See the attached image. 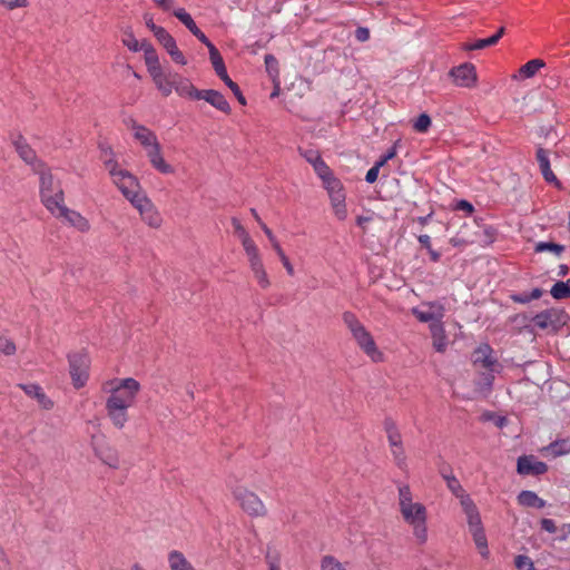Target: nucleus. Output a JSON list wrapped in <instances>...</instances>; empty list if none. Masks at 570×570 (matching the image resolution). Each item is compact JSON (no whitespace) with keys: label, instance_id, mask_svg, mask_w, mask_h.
I'll return each instance as SVG.
<instances>
[{"label":"nucleus","instance_id":"1","mask_svg":"<svg viewBox=\"0 0 570 570\" xmlns=\"http://www.w3.org/2000/svg\"><path fill=\"white\" fill-rule=\"evenodd\" d=\"M102 389L109 393L105 406L107 416L116 429L121 430L129 420L128 409L136 403L140 384L132 377L115 379L106 382Z\"/></svg>","mask_w":570,"mask_h":570},{"label":"nucleus","instance_id":"15","mask_svg":"<svg viewBox=\"0 0 570 570\" xmlns=\"http://www.w3.org/2000/svg\"><path fill=\"white\" fill-rule=\"evenodd\" d=\"M156 88L164 96L168 97L174 90L175 73L166 72L164 68H159L149 73Z\"/></svg>","mask_w":570,"mask_h":570},{"label":"nucleus","instance_id":"49","mask_svg":"<svg viewBox=\"0 0 570 570\" xmlns=\"http://www.w3.org/2000/svg\"><path fill=\"white\" fill-rule=\"evenodd\" d=\"M318 178L323 181L327 180L334 176L332 169L326 165V163L322 159L313 167Z\"/></svg>","mask_w":570,"mask_h":570},{"label":"nucleus","instance_id":"22","mask_svg":"<svg viewBox=\"0 0 570 570\" xmlns=\"http://www.w3.org/2000/svg\"><path fill=\"white\" fill-rule=\"evenodd\" d=\"M199 100H205L208 104H210L214 108L217 110L224 112V114H230V106L228 101L225 99V97L217 90L208 89V90H202V95L199 97Z\"/></svg>","mask_w":570,"mask_h":570},{"label":"nucleus","instance_id":"52","mask_svg":"<svg viewBox=\"0 0 570 570\" xmlns=\"http://www.w3.org/2000/svg\"><path fill=\"white\" fill-rule=\"evenodd\" d=\"M225 85L233 91V94L236 96L237 100L239 101V104L242 105H246V99L245 97L243 96L238 85L236 82H234L229 76H227L226 78L222 79Z\"/></svg>","mask_w":570,"mask_h":570},{"label":"nucleus","instance_id":"33","mask_svg":"<svg viewBox=\"0 0 570 570\" xmlns=\"http://www.w3.org/2000/svg\"><path fill=\"white\" fill-rule=\"evenodd\" d=\"M518 502L523 507H531L542 509L546 507V501L537 495L533 491H521L518 495Z\"/></svg>","mask_w":570,"mask_h":570},{"label":"nucleus","instance_id":"26","mask_svg":"<svg viewBox=\"0 0 570 570\" xmlns=\"http://www.w3.org/2000/svg\"><path fill=\"white\" fill-rule=\"evenodd\" d=\"M328 198L334 216L341 222L345 220L348 215L346 206V193L344 191L331 195Z\"/></svg>","mask_w":570,"mask_h":570},{"label":"nucleus","instance_id":"2","mask_svg":"<svg viewBox=\"0 0 570 570\" xmlns=\"http://www.w3.org/2000/svg\"><path fill=\"white\" fill-rule=\"evenodd\" d=\"M397 507L402 520L407 524L417 544H425L429 539L428 518L425 504L414 499L410 485L401 484L397 488Z\"/></svg>","mask_w":570,"mask_h":570},{"label":"nucleus","instance_id":"35","mask_svg":"<svg viewBox=\"0 0 570 570\" xmlns=\"http://www.w3.org/2000/svg\"><path fill=\"white\" fill-rule=\"evenodd\" d=\"M444 479L449 490L460 500V504H463L465 499H471L454 475H444Z\"/></svg>","mask_w":570,"mask_h":570},{"label":"nucleus","instance_id":"11","mask_svg":"<svg viewBox=\"0 0 570 570\" xmlns=\"http://www.w3.org/2000/svg\"><path fill=\"white\" fill-rule=\"evenodd\" d=\"M472 363L476 371L500 372L502 366L493 356V350L489 344H481L472 353Z\"/></svg>","mask_w":570,"mask_h":570},{"label":"nucleus","instance_id":"56","mask_svg":"<svg viewBox=\"0 0 570 570\" xmlns=\"http://www.w3.org/2000/svg\"><path fill=\"white\" fill-rule=\"evenodd\" d=\"M154 36L158 40V42L164 47L167 45V42H170V40L174 39V37L163 27H159L156 32H154Z\"/></svg>","mask_w":570,"mask_h":570},{"label":"nucleus","instance_id":"18","mask_svg":"<svg viewBox=\"0 0 570 570\" xmlns=\"http://www.w3.org/2000/svg\"><path fill=\"white\" fill-rule=\"evenodd\" d=\"M174 89L180 96L193 100H199L202 90L194 87L189 79L175 73Z\"/></svg>","mask_w":570,"mask_h":570},{"label":"nucleus","instance_id":"34","mask_svg":"<svg viewBox=\"0 0 570 570\" xmlns=\"http://www.w3.org/2000/svg\"><path fill=\"white\" fill-rule=\"evenodd\" d=\"M209 59L213 65V68L215 69L216 75L224 79L228 76L223 57L220 56L218 49L216 47H212V50H209Z\"/></svg>","mask_w":570,"mask_h":570},{"label":"nucleus","instance_id":"20","mask_svg":"<svg viewBox=\"0 0 570 570\" xmlns=\"http://www.w3.org/2000/svg\"><path fill=\"white\" fill-rule=\"evenodd\" d=\"M466 517L470 532L483 529L480 512L472 499H465L461 504Z\"/></svg>","mask_w":570,"mask_h":570},{"label":"nucleus","instance_id":"8","mask_svg":"<svg viewBox=\"0 0 570 570\" xmlns=\"http://www.w3.org/2000/svg\"><path fill=\"white\" fill-rule=\"evenodd\" d=\"M567 314L559 308H549L533 316L532 322L540 330L558 331L567 323Z\"/></svg>","mask_w":570,"mask_h":570},{"label":"nucleus","instance_id":"51","mask_svg":"<svg viewBox=\"0 0 570 570\" xmlns=\"http://www.w3.org/2000/svg\"><path fill=\"white\" fill-rule=\"evenodd\" d=\"M151 166L161 174H173L174 173V168L169 164L166 163L163 155L158 156V158L151 163Z\"/></svg>","mask_w":570,"mask_h":570},{"label":"nucleus","instance_id":"44","mask_svg":"<svg viewBox=\"0 0 570 570\" xmlns=\"http://www.w3.org/2000/svg\"><path fill=\"white\" fill-rule=\"evenodd\" d=\"M321 570H346V568L335 557L325 556L321 561Z\"/></svg>","mask_w":570,"mask_h":570},{"label":"nucleus","instance_id":"50","mask_svg":"<svg viewBox=\"0 0 570 570\" xmlns=\"http://www.w3.org/2000/svg\"><path fill=\"white\" fill-rule=\"evenodd\" d=\"M514 566L518 570H534L533 561L524 554H519L515 557Z\"/></svg>","mask_w":570,"mask_h":570},{"label":"nucleus","instance_id":"17","mask_svg":"<svg viewBox=\"0 0 570 570\" xmlns=\"http://www.w3.org/2000/svg\"><path fill=\"white\" fill-rule=\"evenodd\" d=\"M19 387L29 396L37 400L38 404L45 410L53 407V401L47 396L42 387L38 384H19Z\"/></svg>","mask_w":570,"mask_h":570},{"label":"nucleus","instance_id":"39","mask_svg":"<svg viewBox=\"0 0 570 570\" xmlns=\"http://www.w3.org/2000/svg\"><path fill=\"white\" fill-rule=\"evenodd\" d=\"M129 203L138 210L140 217L154 206V203L144 191L132 198Z\"/></svg>","mask_w":570,"mask_h":570},{"label":"nucleus","instance_id":"24","mask_svg":"<svg viewBox=\"0 0 570 570\" xmlns=\"http://www.w3.org/2000/svg\"><path fill=\"white\" fill-rule=\"evenodd\" d=\"M432 341H433V347L436 352L443 353L446 350L448 346V337L445 333L444 323H435L429 325Z\"/></svg>","mask_w":570,"mask_h":570},{"label":"nucleus","instance_id":"6","mask_svg":"<svg viewBox=\"0 0 570 570\" xmlns=\"http://www.w3.org/2000/svg\"><path fill=\"white\" fill-rule=\"evenodd\" d=\"M232 494L240 509L250 517H264L267 509L259 497L245 487L236 485L232 489Z\"/></svg>","mask_w":570,"mask_h":570},{"label":"nucleus","instance_id":"42","mask_svg":"<svg viewBox=\"0 0 570 570\" xmlns=\"http://www.w3.org/2000/svg\"><path fill=\"white\" fill-rule=\"evenodd\" d=\"M390 448L395 465L401 470H405L407 468V462L403 444Z\"/></svg>","mask_w":570,"mask_h":570},{"label":"nucleus","instance_id":"16","mask_svg":"<svg viewBox=\"0 0 570 570\" xmlns=\"http://www.w3.org/2000/svg\"><path fill=\"white\" fill-rule=\"evenodd\" d=\"M548 471L544 462L535 460L533 456H520L518 459V472L525 475H541Z\"/></svg>","mask_w":570,"mask_h":570},{"label":"nucleus","instance_id":"61","mask_svg":"<svg viewBox=\"0 0 570 570\" xmlns=\"http://www.w3.org/2000/svg\"><path fill=\"white\" fill-rule=\"evenodd\" d=\"M381 167L382 166H379V163H376L372 168L368 169V171L366 173V176H365V180L368 184H373L376 181Z\"/></svg>","mask_w":570,"mask_h":570},{"label":"nucleus","instance_id":"21","mask_svg":"<svg viewBox=\"0 0 570 570\" xmlns=\"http://www.w3.org/2000/svg\"><path fill=\"white\" fill-rule=\"evenodd\" d=\"M92 446L96 455L108 466L112 469L119 468V455L117 450L109 445H98L95 443V438L92 439Z\"/></svg>","mask_w":570,"mask_h":570},{"label":"nucleus","instance_id":"54","mask_svg":"<svg viewBox=\"0 0 570 570\" xmlns=\"http://www.w3.org/2000/svg\"><path fill=\"white\" fill-rule=\"evenodd\" d=\"M301 155L306 159L307 163H309L313 167L315 164L321 161L323 158L321 157L320 153L317 150L313 149H305L301 150Z\"/></svg>","mask_w":570,"mask_h":570},{"label":"nucleus","instance_id":"38","mask_svg":"<svg viewBox=\"0 0 570 570\" xmlns=\"http://www.w3.org/2000/svg\"><path fill=\"white\" fill-rule=\"evenodd\" d=\"M471 534L473 537V541L476 546L479 553L482 556V558L487 559L490 552L488 548V540L484 529L472 531Z\"/></svg>","mask_w":570,"mask_h":570},{"label":"nucleus","instance_id":"4","mask_svg":"<svg viewBox=\"0 0 570 570\" xmlns=\"http://www.w3.org/2000/svg\"><path fill=\"white\" fill-rule=\"evenodd\" d=\"M343 322L358 348L374 363L384 361V353L376 345L373 335L352 312L343 313Z\"/></svg>","mask_w":570,"mask_h":570},{"label":"nucleus","instance_id":"40","mask_svg":"<svg viewBox=\"0 0 570 570\" xmlns=\"http://www.w3.org/2000/svg\"><path fill=\"white\" fill-rule=\"evenodd\" d=\"M550 294L556 299L570 298V279L557 282L550 289Z\"/></svg>","mask_w":570,"mask_h":570},{"label":"nucleus","instance_id":"55","mask_svg":"<svg viewBox=\"0 0 570 570\" xmlns=\"http://www.w3.org/2000/svg\"><path fill=\"white\" fill-rule=\"evenodd\" d=\"M154 36L158 40V42L164 47L167 45V42H170V40L174 39V37L163 27H159L156 32H154Z\"/></svg>","mask_w":570,"mask_h":570},{"label":"nucleus","instance_id":"13","mask_svg":"<svg viewBox=\"0 0 570 570\" xmlns=\"http://www.w3.org/2000/svg\"><path fill=\"white\" fill-rule=\"evenodd\" d=\"M53 216L57 218H63L70 226L81 233H87L90 229L89 220L80 213L66 207L65 204L53 214Z\"/></svg>","mask_w":570,"mask_h":570},{"label":"nucleus","instance_id":"63","mask_svg":"<svg viewBox=\"0 0 570 570\" xmlns=\"http://www.w3.org/2000/svg\"><path fill=\"white\" fill-rule=\"evenodd\" d=\"M193 35L208 48V51L212 50V47H215L199 28Z\"/></svg>","mask_w":570,"mask_h":570},{"label":"nucleus","instance_id":"27","mask_svg":"<svg viewBox=\"0 0 570 570\" xmlns=\"http://www.w3.org/2000/svg\"><path fill=\"white\" fill-rule=\"evenodd\" d=\"M140 51H144V60L148 73L161 68L158 53L149 41L142 40V49Z\"/></svg>","mask_w":570,"mask_h":570},{"label":"nucleus","instance_id":"5","mask_svg":"<svg viewBox=\"0 0 570 570\" xmlns=\"http://www.w3.org/2000/svg\"><path fill=\"white\" fill-rule=\"evenodd\" d=\"M40 175V196L45 207L53 215L63 204V190L53 179L52 174L46 167L38 171Z\"/></svg>","mask_w":570,"mask_h":570},{"label":"nucleus","instance_id":"46","mask_svg":"<svg viewBox=\"0 0 570 570\" xmlns=\"http://www.w3.org/2000/svg\"><path fill=\"white\" fill-rule=\"evenodd\" d=\"M122 43L126 46L130 51L137 52L142 49V41L136 39L134 33L131 31H127L124 35Z\"/></svg>","mask_w":570,"mask_h":570},{"label":"nucleus","instance_id":"53","mask_svg":"<svg viewBox=\"0 0 570 570\" xmlns=\"http://www.w3.org/2000/svg\"><path fill=\"white\" fill-rule=\"evenodd\" d=\"M16 345L14 343L4 337V336H0V352L3 353L4 355H12L16 353Z\"/></svg>","mask_w":570,"mask_h":570},{"label":"nucleus","instance_id":"45","mask_svg":"<svg viewBox=\"0 0 570 570\" xmlns=\"http://www.w3.org/2000/svg\"><path fill=\"white\" fill-rule=\"evenodd\" d=\"M273 249L275 250V253L277 254V256L279 257L284 268L286 269L287 274L289 276H293L294 275V267L292 265V263L289 262L288 257L286 256L285 252L283 250L282 246L279 243H275L274 246H273Z\"/></svg>","mask_w":570,"mask_h":570},{"label":"nucleus","instance_id":"43","mask_svg":"<svg viewBox=\"0 0 570 570\" xmlns=\"http://www.w3.org/2000/svg\"><path fill=\"white\" fill-rule=\"evenodd\" d=\"M323 187L326 189L328 196L345 191L342 181L335 176L323 181Z\"/></svg>","mask_w":570,"mask_h":570},{"label":"nucleus","instance_id":"30","mask_svg":"<svg viewBox=\"0 0 570 570\" xmlns=\"http://www.w3.org/2000/svg\"><path fill=\"white\" fill-rule=\"evenodd\" d=\"M543 452L558 458L570 453V439H559L542 449Z\"/></svg>","mask_w":570,"mask_h":570},{"label":"nucleus","instance_id":"58","mask_svg":"<svg viewBox=\"0 0 570 570\" xmlns=\"http://www.w3.org/2000/svg\"><path fill=\"white\" fill-rule=\"evenodd\" d=\"M0 4L12 10L16 8H24L28 6V0H0Z\"/></svg>","mask_w":570,"mask_h":570},{"label":"nucleus","instance_id":"23","mask_svg":"<svg viewBox=\"0 0 570 570\" xmlns=\"http://www.w3.org/2000/svg\"><path fill=\"white\" fill-rule=\"evenodd\" d=\"M537 160L544 180L549 184L560 186V183L550 167L549 153L543 148L537 149Z\"/></svg>","mask_w":570,"mask_h":570},{"label":"nucleus","instance_id":"57","mask_svg":"<svg viewBox=\"0 0 570 570\" xmlns=\"http://www.w3.org/2000/svg\"><path fill=\"white\" fill-rule=\"evenodd\" d=\"M265 65L269 75H277V59L273 55L265 56Z\"/></svg>","mask_w":570,"mask_h":570},{"label":"nucleus","instance_id":"29","mask_svg":"<svg viewBox=\"0 0 570 570\" xmlns=\"http://www.w3.org/2000/svg\"><path fill=\"white\" fill-rule=\"evenodd\" d=\"M384 431L386 433L387 442L390 446H396L403 444L402 434L395 423V421L391 417H386L383 423Z\"/></svg>","mask_w":570,"mask_h":570},{"label":"nucleus","instance_id":"3","mask_svg":"<svg viewBox=\"0 0 570 570\" xmlns=\"http://www.w3.org/2000/svg\"><path fill=\"white\" fill-rule=\"evenodd\" d=\"M101 159L106 170L112 179V183L128 202L137 197V195L142 191L137 177L119 166L118 161L115 159V154L110 148L102 149Z\"/></svg>","mask_w":570,"mask_h":570},{"label":"nucleus","instance_id":"31","mask_svg":"<svg viewBox=\"0 0 570 570\" xmlns=\"http://www.w3.org/2000/svg\"><path fill=\"white\" fill-rule=\"evenodd\" d=\"M168 564L170 570H196L185 556L177 550L169 552Z\"/></svg>","mask_w":570,"mask_h":570},{"label":"nucleus","instance_id":"25","mask_svg":"<svg viewBox=\"0 0 570 570\" xmlns=\"http://www.w3.org/2000/svg\"><path fill=\"white\" fill-rule=\"evenodd\" d=\"M232 225L234 227V233L239 238L245 253L250 252L258 247L255 240L249 235V233L244 228V226L237 218L232 219Z\"/></svg>","mask_w":570,"mask_h":570},{"label":"nucleus","instance_id":"36","mask_svg":"<svg viewBox=\"0 0 570 570\" xmlns=\"http://www.w3.org/2000/svg\"><path fill=\"white\" fill-rule=\"evenodd\" d=\"M479 380L476 381V390L481 393H488L492 390L494 375L497 372L478 371Z\"/></svg>","mask_w":570,"mask_h":570},{"label":"nucleus","instance_id":"28","mask_svg":"<svg viewBox=\"0 0 570 570\" xmlns=\"http://www.w3.org/2000/svg\"><path fill=\"white\" fill-rule=\"evenodd\" d=\"M504 33V28L501 27L498 32L489 38L485 39H479L474 42H466L463 45V50L471 51V50H481L487 47H491L498 43V41L501 39V37Z\"/></svg>","mask_w":570,"mask_h":570},{"label":"nucleus","instance_id":"14","mask_svg":"<svg viewBox=\"0 0 570 570\" xmlns=\"http://www.w3.org/2000/svg\"><path fill=\"white\" fill-rule=\"evenodd\" d=\"M127 127L131 129L134 138L145 148H149L158 142L157 136L149 128L138 124L136 120L130 119L126 122Z\"/></svg>","mask_w":570,"mask_h":570},{"label":"nucleus","instance_id":"64","mask_svg":"<svg viewBox=\"0 0 570 570\" xmlns=\"http://www.w3.org/2000/svg\"><path fill=\"white\" fill-rule=\"evenodd\" d=\"M0 570H12L11 566H10V561L1 546H0Z\"/></svg>","mask_w":570,"mask_h":570},{"label":"nucleus","instance_id":"41","mask_svg":"<svg viewBox=\"0 0 570 570\" xmlns=\"http://www.w3.org/2000/svg\"><path fill=\"white\" fill-rule=\"evenodd\" d=\"M174 16L191 32L194 33L198 29L191 16L184 9L178 8L174 10Z\"/></svg>","mask_w":570,"mask_h":570},{"label":"nucleus","instance_id":"10","mask_svg":"<svg viewBox=\"0 0 570 570\" xmlns=\"http://www.w3.org/2000/svg\"><path fill=\"white\" fill-rule=\"evenodd\" d=\"M412 314L422 323L435 324L443 322L445 307L440 302H423L420 306L412 308Z\"/></svg>","mask_w":570,"mask_h":570},{"label":"nucleus","instance_id":"48","mask_svg":"<svg viewBox=\"0 0 570 570\" xmlns=\"http://www.w3.org/2000/svg\"><path fill=\"white\" fill-rule=\"evenodd\" d=\"M431 118L428 114H421L413 124V129L417 132H426L431 127Z\"/></svg>","mask_w":570,"mask_h":570},{"label":"nucleus","instance_id":"19","mask_svg":"<svg viewBox=\"0 0 570 570\" xmlns=\"http://www.w3.org/2000/svg\"><path fill=\"white\" fill-rule=\"evenodd\" d=\"M14 146L20 158L24 163L31 165L37 173L46 167L40 160H38L35 150L26 141L18 140L14 142Z\"/></svg>","mask_w":570,"mask_h":570},{"label":"nucleus","instance_id":"59","mask_svg":"<svg viewBox=\"0 0 570 570\" xmlns=\"http://www.w3.org/2000/svg\"><path fill=\"white\" fill-rule=\"evenodd\" d=\"M147 157L150 164L161 155V147L159 142L146 149Z\"/></svg>","mask_w":570,"mask_h":570},{"label":"nucleus","instance_id":"62","mask_svg":"<svg viewBox=\"0 0 570 570\" xmlns=\"http://www.w3.org/2000/svg\"><path fill=\"white\" fill-rule=\"evenodd\" d=\"M541 529L549 532V533H556L557 532V525L552 519H542L540 521Z\"/></svg>","mask_w":570,"mask_h":570},{"label":"nucleus","instance_id":"60","mask_svg":"<svg viewBox=\"0 0 570 570\" xmlns=\"http://www.w3.org/2000/svg\"><path fill=\"white\" fill-rule=\"evenodd\" d=\"M168 55L170 56V58L173 59V61L175 63L180 65V66L187 65V59L185 58L184 53L178 48H176L174 51H171Z\"/></svg>","mask_w":570,"mask_h":570},{"label":"nucleus","instance_id":"7","mask_svg":"<svg viewBox=\"0 0 570 570\" xmlns=\"http://www.w3.org/2000/svg\"><path fill=\"white\" fill-rule=\"evenodd\" d=\"M69 374L75 389H81L89 379L90 357L87 352L80 351L68 355Z\"/></svg>","mask_w":570,"mask_h":570},{"label":"nucleus","instance_id":"12","mask_svg":"<svg viewBox=\"0 0 570 570\" xmlns=\"http://www.w3.org/2000/svg\"><path fill=\"white\" fill-rule=\"evenodd\" d=\"M450 76L459 87L473 88L478 81L475 67L469 62L452 68Z\"/></svg>","mask_w":570,"mask_h":570},{"label":"nucleus","instance_id":"47","mask_svg":"<svg viewBox=\"0 0 570 570\" xmlns=\"http://www.w3.org/2000/svg\"><path fill=\"white\" fill-rule=\"evenodd\" d=\"M563 249H564V247L562 245H559L556 243H550V242H540L535 245V252L541 253V252L549 250V252L554 253L557 256L561 255Z\"/></svg>","mask_w":570,"mask_h":570},{"label":"nucleus","instance_id":"37","mask_svg":"<svg viewBox=\"0 0 570 570\" xmlns=\"http://www.w3.org/2000/svg\"><path fill=\"white\" fill-rule=\"evenodd\" d=\"M140 218L146 225L155 229L160 228L163 224V217L155 205L149 208V210H147Z\"/></svg>","mask_w":570,"mask_h":570},{"label":"nucleus","instance_id":"32","mask_svg":"<svg viewBox=\"0 0 570 570\" xmlns=\"http://www.w3.org/2000/svg\"><path fill=\"white\" fill-rule=\"evenodd\" d=\"M546 66V62L542 59H532L523 65L518 75H515L514 79H528L533 77L541 68Z\"/></svg>","mask_w":570,"mask_h":570},{"label":"nucleus","instance_id":"9","mask_svg":"<svg viewBox=\"0 0 570 570\" xmlns=\"http://www.w3.org/2000/svg\"><path fill=\"white\" fill-rule=\"evenodd\" d=\"M250 273L262 289H268L272 285L271 278L263 262L259 248L245 253Z\"/></svg>","mask_w":570,"mask_h":570}]
</instances>
